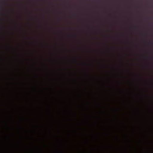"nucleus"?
I'll use <instances>...</instances> for the list:
<instances>
[{
    "mask_svg": "<svg viewBox=\"0 0 153 153\" xmlns=\"http://www.w3.org/2000/svg\"><path fill=\"white\" fill-rule=\"evenodd\" d=\"M150 58L152 59L153 58V56H151Z\"/></svg>",
    "mask_w": 153,
    "mask_h": 153,
    "instance_id": "f257e3e1",
    "label": "nucleus"
},
{
    "mask_svg": "<svg viewBox=\"0 0 153 153\" xmlns=\"http://www.w3.org/2000/svg\"><path fill=\"white\" fill-rule=\"evenodd\" d=\"M151 44H153V43L152 42H150Z\"/></svg>",
    "mask_w": 153,
    "mask_h": 153,
    "instance_id": "f03ea898",
    "label": "nucleus"
}]
</instances>
